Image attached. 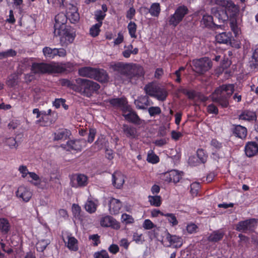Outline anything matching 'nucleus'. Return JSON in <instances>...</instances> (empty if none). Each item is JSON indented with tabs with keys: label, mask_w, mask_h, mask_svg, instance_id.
I'll list each match as a JSON object with an SVG mask.
<instances>
[{
	"label": "nucleus",
	"mask_w": 258,
	"mask_h": 258,
	"mask_svg": "<svg viewBox=\"0 0 258 258\" xmlns=\"http://www.w3.org/2000/svg\"><path fill=\"white\" fill-rule=\"evenodd\" d=\"M111 68L118 74V77L124 84H136L139 78L144 76L143 67L139 64L119 62L111 65Z\"/></svg>",
	"instance_id": "nucleus-1"
},
{
	"label": "nucleus",
	"mask_w": 258,
	"mask_h": 258,
	"mask_svg": "<svg viewBox=\"0 0 258 258\" xmlns=\"http://www.w3.org/2000/svg\"><path fill=\"white\" fill-rule=\"evenodd\" d=\"M215 4L224 8V10H218L213 8L212 10L214 17L217 19L219 22L223 23L227 20L229 17L233 16L237 12V8L231 1L212 0Z\"/></svg>",
	"instance_id": "nucleus-2"
},
{
	"label": "nucleus",
	"mask_w": 258,
	"mask_h": 258,
	"mask_svg": "<svg viewBox=\"0 0 258 258\" xmlns=\"http://www.w3.org/2000/svg\"><path fill=\"white\" fill-rule=\"evenodd\" d=\"M234 90L233 84H224L217 88L211 95L212 100L218 103L222 107H227L229 105V99Z\"/></svg>",
	"instance_id": "nucleus-3"
},
{
	"label": "nucleus",
	"mask_w": 258,
	"mask_h": 258,
	"mask_svg": "<svg viewBox=\"0 0 258 258\" xmlns=\"http://www.w3.org/2000/svg\"><path fill=\"white\" fill-rule=\"evenodd\" d=\"M188 9L185 6H179L175 11L174 14L171 15L169 18V24L173 27H176L184 17L188 13Z\"/></svg>",
	"instance_id": "nucleus-4"
},
{
	"label": "nucleus",
	"mask_w": 258,
	"mask_h": 258,
	"mask_svg": "<svg viewBox=\"0 0 258 258\" xmlns=\"http://www.w3.org/2000/svg\"><path fill=\"white\" fill-rule=\"evenodd\" d=\"M258 223V219L250 218L238 222L236 225V230L243 233H250L254 231Z\"/></svg>",
	"instance_id": "nucleus-5"
},
{
	"label": "nucleus",
	"mask_w": 258,
	"mask_h": 258,
	"mask_svg": "<svg viewBox=\"0 0 258 258\" xmlns=\"http://www.w3.org/2000/svg\"><path fill=\"white\" fill-rule=\"evenodd\" d=\"M31 70L34 74L53 73L58 71L56 66L45 63H33Z\"/></svg>",
	"instance_id": "nucleus-6"
},
{
	"label": "nucleus",
	"mask_w": 258,
	"mask_h": 258,
	"mask_svg": "<svg viewBox=\"0 0 258 258\" xmlns=\"http://www.w3.org/2000/svg\"><path fill=\"white\" fill-rule=\"evenodd\" d=\"M193 70L198 74H203L212 67V62L208 57H203L192 61Z\"/></svg>",
	"instance_id": "nucleus-7"
},
{
	"label": "nucleus",
	"mask_w": 258,
	"mask_h": 258,
	"mask_svg": "<svg viewBox=\"0 0 258 258\" xmlns=\"http://www.w3.org/2000/svg\"><path fill=\"white\" fill-rule=\"evenodd\" d=\"M122 112V115L126 120L136 124H140L141 119L130 105Z\"/></svg>",
	"instance_id": "nucleus-8"
},
{
	"label": "nucleus",
	"mask_w": 258,
	"mask_h": 258,
	"mask_svg": "<svg viewBox=\"0 0 258 258\" xmlns=\"http://www.w3.org/2000/svg\"><path fill=\"white\" fill-rule=\"evenodd\" d=\"M88 184V177L84 174H78L73 176L71 180V185L74 187L85 186Z\"/></svg>",
	"instance_id": "nucleus-9"
},
{
	"label": "nucleus",
	"mask_w": 258,
	"mask_h": 258,
	"mask_svg": "<svg viewBox=\"0 0 258 258\" xmlns=\"http://www.w3.org/2000/svg\"><path fill=\"white\" fill-rule=\"evenodd\" d=\"M54 34L56 36H61L64 37L69 43H72L73 41L75 36L73 30L67 26L65 27L64 29L56 30L55 32H54Z\"/></svg>",
	"instance_id": "nucleus-10"
},
{
	"label": "nucleus",
	"mask_w": 258,
	"mask_h": 258,
	"mask_svg": "<svg viewBox=\"0 0 258 258\" xmlns=\"http://www.w3.org/2000/svg\"><path fill=\"white\" fill-rule=\"evenodd\" d=\"M68 17L63 13H60L57 14L55 17V24L54 25V32L56 30L64 29L67 26L66 23L67 22Z\"/></svg>",
	"instance_id": "nucleus-11"
},
{
	"label": "nucleus",
	"mask_w": 258,
	"mask_h": 258,
	"mask_svg": "<svg viewBox=\"0 0 258 258\" xmlns=\"http://www.w3.org/2000/svg\"><path fill=\"white\" fill-rule=\"evenodd\" d=\"M182 175V172H180L177 170H173L164 174V179L169 182L177 183L179 181Z\"/></svg>",
	"instance_id": "nucleus-12"
},
{
	"label": "nucleus",
	"mask_w": 258,
	"mask_h": 258,
	"mask_svg": "<svg viewBox=\"0 0 258 258\" xmlns=\"http://www.w3.org/2000/svg\"><path fill=\"white\" fill-rule=\"evenodd\" d=\"M88 79L77 78L75 79V85L74 91L85 96Z\"/></svg>",
	"instance_id": "nucleus-13"
},
{
	"label": "nucleus",
	"mask_w": 258,
	"mask_h": 258,
	"mask_svg": "<svg viewBox=\"0 0 258 258\" xmlns=\"http://www.w3.org/2000/svg\"><path fill=\"white\" fill-rule=\"evenodd\" d=\"M121 128L122 133L127 138L135 139L138 137L137 128L133 125L123 124Z\"/></svg>",
	"instance_id": "nucleus-14"
},
{
	"label": "nucleus",
	"mask_w": 258,
	"mask_h": 258,
	"mask_svg": "<svg viewBox=\"0 0 258 258\" xmlns=\"http://www.w3.org/2000/svg\"><path fill=\"white\" fill-rule=\"evenodd\" d=\"M100 224L103 227H111L118 229L120 228L119 224L112 217L106 216L101 219Z\"/></svg>",
	"instance_id": "nucleus-15"
},
{
	"label": "nucleus",
	"mask_w": 258,
	"mask_h": 258,
	"mask_svg": "<svg viewBox=\"0 0 258 258\" xmlns=\"http://www.w3.org/2000/svg\"><path fill=\"white\" fill-rule=\"evenodd\" d=\"M100 87V85L97 83L88 80L85 97H91L94 93L98 91Z\"/></svg>",
	"instance_id": "nucleus-16"
},
{
	"label": "nucleus",
	"mask_w": 258,
	"mask_h": 258,
	"mask_svg": "<svg viewBox=\"0 0 258 258\" xmlns=\"http://www.w3.org/2000/svg\"><path fill=\"white\" fill-rule=\"evenodd\" d=\"M122 207L121 202L118 199L111 198L109 201V211L111 214L116 215Z\"/></svg>",
	"instance_id": "nucleus-17"
},
{
	"label": "nucleus",
	"mask_w": 258,
	"mask_h": 258,
	"mask_svg": "<svg viewBox=\"0 0 258 258\" xmlns=\"http://www.w3.org/2000/svg\"><path fill=\"white\" fill-rule=\"evenodd\" d=\"M109 102L114 107L120 108L122 112L129 106L126 98L124 97L112 98L109 99Z\"/></svg>",
	"instance_id": "nucleus-18"
},
{
	"label": "nucleus",
	"mask_w": 258,
	"mask_h": 258,
	"mask_svg": "<svg viewBox=\"0 0 258 258\" xmlns=\"http://www.w3.org/2000/svg\"><path fill=\"white\" fill-rule=\"evenodd\" d=\"M67 16L72 23L75 24L80 20V15L76 6L70 5L67 13Z\"/></svg>",
	"instance_id": "nucleus-19"
},
{
	"label": "nucleus",
	"mask_w": 258,
	"mask_h": 258,
	"mask_svg": "<svg viewBox=\"0 0 258 258\" xmlns=\"http://www.w3.org/2000/svg\"><path fill=\"white\" fill-rule=\"evenodd\" d=\"M16 195L18 197L22 198L23 201L27 202L32 197L31 191L24 186H20L18 187L16 192Z\"/></svg>",
	"instance_id": "nucleus-20"
},
{
	"label": "nucleus",
	"mask_w": 258,
	"mask_h": 258,
	"mask_svg": "<svg viewBox=\"0 0 258 258\" xmlns=\"http://www.w3.org/2000/svg\"><path fill=\"white\" fill-rule=\"evenodd\" d=\"M135 104L138 109H146V107L153 104V102H150L149 98L147 95L141 96L135 100Z\"/></svg>",
	"instance_id": "nucleus-21"
},
{
	"label": "nucleus",
	"mask_w": 258,
	"mask_h": 258,
	"mask_svg": "<svg viewBox=\"0 0 258 258\" xmlns=\"http://www.w3.org/2000/svg\"><path fill=\"white\" fill-rule=\"evenodd\" d=\"M60 147L68 151H78L81 149L80 142L77 140H69L65 144H61Z\"/></svg>",
	"instance_id": "nucleus-22"
},
{
	"label": "nucleus",
	"mask_w": 258,
	"mask_h": 258,
	"mask_svg": "<svg viewBox=\"0 0 258 258\" xmlns=\"http://www.w3.org/2000/svg\"><path fill=\"white\" fill-rule=\"evenodd\" d=\"M71 134L70 131L64 128L59 129L53 134V140H66L69 138Z\"/></svg>",
	"instance_id": "nucleus-23"
},
{
	"label": "nucleus",
	"mask_w": 258,
	"mask_h": 258,
	"mask_svg": "<svg viewBox=\"0 0 258 258\" xmlns=\"http://www.w3.org/2000/svg\"><path fill=\"white\" fill-rule=\"evenodd\" d=\"M96 69L91 67H84L79 70L78 73L80 76L93 79L95 76Z\"/></svg>",
	"instance_id": "nucleus-24"
},
{
	"label": "nucleus",
	"mask_w": 258,
	"mask_h": 258,
	"mask_svg": "<svg viewBox=\"0 0 258 258\" xmlns=\"http://www.w3.org/2000/svg\"><path fill=\"white\" fill-rule=\"evenodd\" d=\"M258 152V145L255 142H249L245 147V152L247 156L250 157Z\"/></svg>",
	"instance_id": "nucleus-25"
},
{
	"label": "nucleus",
	"mask_w": 258,
	"mask_h": 258,
	"mask_svg": "<svg viewBox=\"0 0 258 258\" xmlns=\"http://www.w3.org/2000/svg\"><path fill=\"white\" fill-rule=\"evenodd\" d=\"M166 239L169 242L170 245L173 244L175 247H180L182 245L181 237L175 235H171L168 232L166 234Z\"/></svg>",
	"instance_id": "nucleus-26"
},
{
	"label": "nucleus",
	"mask_w": 258,
	"mask_h": 258,
	"mask_svg": "<svg viewBox=\"0 0 258 258\" xmlns=\"http://www.w3.org/2000/svg\"><path fill=\"white\" fill-rule=\"evenodd\" d=\"M124 182V176L120 172H115L112 174V183L114 186L120 188Z\"/></svg>",
	"instance_id": "nucleus-27"
},
{
	"label": "nucleus",
	"mask_w": 258,
	"mask_h": 258,
	"mask_svg": "<svg viewBox=\"0 0 258 258\" xmlns=\"http://www.w3.org/2000/svg\"><path fill=\"white\" fill-rule=\"evenodd\" d=\"M146 13H149L150 15L155 17H158L160 14L161 9L159 3H155L151 5L150 9L143 8Z\"/></svg>",
	"instance_id": "nucleus-28"
},
{
	"label": "nucleus",
	"mask_w": 258,
	"mask_h": 258,
	"mask_svg": "<svg viewBox=\"0 0 258 258\" xmlns=\"http://www.w3.org/2000/svg\"><path fill=\"white\" fill-rule=\"evenodd\" d=\"M95 76L93 79L102 83L107 82L109 79L107 72L103 69H96Z\"/></svg>",
	"instance_id": "nucleus-29"
},
{
	"label": "nucleus",
	"mask_w": 258,
	"mask_h": 258,
	"mask_svg": "<svg viewBox=\"0 0 258 258\" xmlns=\"http://www.w3.org/2000/svg\"><path fill=\"white\" fill-rule=\"evenodd\" d=\"M249 67L253 71L258 70V48H256L252 53L249 61Z\"/></svg>",
	"instance_id": "nucleus-30"
},
{
	"label": "nucleus",
	"mask_w": 258,
	"mask_h": 258,
	"mask_svg": "<svg viewBox=\"0 0 258 258\" xmlns=\"http://www.w3.org/2000/svg\"><path fill=\"white\" fill-rule=\"evenodd\" d=\"M224 235V232L221 230L214 231L209 236L208 240L214 242H218L223 238Z\"/></svg>",
	"instance_id": "nucleus-31"
},
{
	"label": "nucleus",
	"mask_w": 258,
	"mask_h": 258,
	"mask_svg": "<svg viewBox=\"0 0 258 258\" xmlns=\"http://www.w3.org/2000/svg\"><path fill=\"white\" fill-rule=\"evenodd\" d=\"M159 87V86L154 83H150L145 86L144 90L147 95L152 97H154Z\"/></svg>",
	"instance_id": "nucleus-32"
},
{
	"label": "nucleus",
	"mask_w": 258,
	"mask_h": 258,
	"mask_svg": "<svg viewBox=\"0 0 258 258\" xmlns=\"http://www.w3.org/2000/svg\"><path fill=\"white\" fill-rule=\"evenodd\" d=\"M234 133L238 138L244 139L247 135V130L245 127L238 125L235 126Z\"/></svg>",
	"instance_id": "nucleus-33"
},
{
	"label": "nucleus",
	"mask_w": 258,
	"mask_h": 258,
	"mask_svg": "<svg viewBox=\"0 0 258 258\" xmlns=\"http://www.w3.org/2000/svg\"><path fill=\"white\" fill-rule=\"evenodd\" d=\"M67 239L68 242H66V244H67V247L71 250L77 251L78 249L77 240L75 237L70 235L67 236Z\"/></svg>",
	"instance_id": "nucleus-34"
},
{
	"label": "nucleus",
	"mask_w": 258,
	"mask_h": 258,
	"mask_svg": "<svg viewBox=\"0 0 258 258\" xmlns=\"http://www.w3.org/2000/svg\"><path fill=\"white\" fill-rule=\"evenodd\" d=\"M216 40L219 43L228 44L230 42V37L228 34L223 32L216 35Z\"/></svg>",
	"instance_id": "nucleus-35"
},
{
	"label": "nucleus",
	"mask_w": 258,
	"mask_h": 258,
	"mask_svg": "<svg viewBox=\"0 0 258 258\" xmlns=\"http://www.w3.org/2000/svg\"><path fill=\"white\" fill-rule=\"evenodd\" d=\"M201 23L204 25L205 27H211L212 25H214L218 26L214 23V18L212 16L209 15H204L201 21Z\"/></svg>",
	"instance_id": "nucleus-36"
},
{
	"label": "nucleus",
	"mask_w": 258,
	"mask_h": 258,
	"mask_svg": "<svg viewBox=\"0 0 258 258\" xmlns=\"http://www.w3.org/2000/svg\"><path fill=\"white\" fill-rule=\"evenodd\" d=\"M10 229V225L8 220L5 218L0 219V231L3 234H7Z\"/></svg>",
	"instance_id": "nucleus-37"
},
{
	"label": "nucleus",
	"mask_w": 258,
	"mask_h": 258,
	"mask_svg": "<svg viewBox=\"0 0 258 258\" xmlns=\"http://www.w3.org/2000/svg\"><path fill=\"white\" fill-rule=\"evenodd\" d=\"M255 118V113L249 111H245L239 115V119L244 120H252Z\"/></svg>",
	"instance_id": "nucleus-38"
},
{
	"label": "nucleus",
	"mask_w": 258,
	"mask_h": 258,
	"mask_svg": "<svg viewBox=\"0 0 258 258\" xmlns=\"http://www.w3.org/2000/svg\"><path fill=\"white\" fill-rule=\"evenodd\" d=\"M50 242L49 239H42L38 241L36 245L37 250L41 252L43 251Z\"/></svg>",
	"instance_id": "nucleus-39"
},
{
	"label": "nucleus",
	"mask_w": 258,
	"mask_h": 258,
	"mask_svg": "<svg viewBox=\"0 0 258 258\" xmlns=\"http://www.w3.org/2000/svg\"><path fill=\"white\" fill-rule=\"evenodd\" d=\"M148 199L150 204L152 206L159 207L161 204V198L159 196H149Z\"/></svg>",
	"instance_id": "nucleus-40"
},
{
	"label": "nucleus",
	"mask_w": 258,
	"mask_h": 258,
	"mask_svg": "<svg viewBox=\"0 0 258 258\" xmlns=\"http://www.w3.org/2000/svg\"><path fill=\"white\" fill-rule=\"evenodd\" d=\"M55 48L52 49L49 47H45L43 49V53L46 57L54 58L56 56Z\"/></svg>",
	"instance_id": "nucleus-41"
},
{
	"label": "nucleus",
	"mask_w": 258,
	"mask_h": 258,
	"mask_svg": "<svg viewBox=\"0 0 258 258\" xmlns=\"http://www.w3.org/2000/svg\"><path fill=\"white\" fill-rule=\"evenodd\" d=\"M166 97L167 92L165 90L159 87L154 97L159 100L164 101Z\"/></svg>",
	"instance_id": "nucleus-42"
},
{
	"label": "nucleus",
	"mask_w": 258,
	"mask_h": 258,
	"mask_svg": "<svg viewBox=\"0 0 258 258\" xmlns=\"http://www.w3.org/2000/svg\"><path fill=\"white\" fill-rule=\"evenodd\" d=\"M102 24V22H98L90 28V34L92 36L96 37L99 34L100 32V27L101 26Z\"/></svg>",
	"instance_id": "nucleus-43"
},
{
	"label": "nucleus",
	"mask_w": 258,
	"mask_h": 258,
	"mask_svg": "<svg viewBox=\"0 0 258 258\" xmlns=\"http://www.w3.org/2000/svg\"><path fill=\"white\" fill-rule=\"evenodd\" d=\"M59 83L62 86H66L74 91L75 85V80L73 81L67 79H62L59 80Z\"/></svg>",
	"instance_id": "nucleus-44"
},
{
	"label": "nucleus",
	"mask_w": 258,
	"mask_h": 258,
	"mask_svg": "<svg viewBox=\"0 0 258 258\" xmlns=\"http://www.w3.org/2000/svg\"><path fill=\"white\" fill-rule=\"evenodd\" d=\"M127 29L131 37L136 38L137 25L136 23L133 22H130L128 24Z\"/></svg>",
	"instance_id": "nucleus-45"
},
{
	"label": "nucleus",
	"mask_w": 258,
	"mask_h": 258,
	"mask_svg": "<svg viewBox=\"0 0 258 258\" xmlns=\"http://www.w3.org/2000/svg\"><path fill=\"white\" fill-rule=\"evenodd\" d=\"M147 160L148 162L155 164L159 162V158L153 152V151H150V152L148 153Z\"/></svg>",
	"instance_id": "nucleus-46"
},
{
	"label": "nucleus",
	"mask_w": 258,
	"mask_h": 258,
	"mask_svg": "<svg viewBox=\"0 0 258 258\" xmlns=\"http://www.w3.org/2000/svg\"><path fill=\"white\" fill-rule=\"evenodd\" d=\"M18 77L16 75L13 74L10 76L7 81V84L8 86L13 87L17 85Z\"/></svg>",
	"instance_id": "nucleus-47"
},
{
	"label": "nucleus",
	"mask_w": 258,
	"mask_h": 258,
	"mask_svg": "<svg viewBox=\"0 0 258 258\" xmlns=\"http://www.w3.org/2000/svg\"><path fill=\"white\" fill-rule=\"evenodd\" d=\"M197 155L201 163H205L207 161V155L203 149H198L197 151Z\"/></svg>",
	"instance_id": "nucleus-48"
},
{
	"label": "nucleus",
	"mask_w": 258,
	"mask_h": 258,
	"mask_svg": "<svg viewBox=\"0 0 258 258\" xmlns=\"http://www.w3.org/2000/svg\"><path fill=\"white\" fill-rule=\"evenodd\" d=\"M85 208L87 212L92 213L96 211V206L92 201H88L85 205Z\"/></svg>",
	"instance_id": "nucleus-49"
},
{
	"label": "nucleus",
	"mask_w": 258,
	"mask_h": 258,
	"mask_svg": "<svg viewBox=\"0 0 258 258\" xmlns=\"http://www.w3.org/2000/svg\"><path fill=\"white\" fill-rule=\"evenodd\" d=\"M164 216L167 218V220L172 226H175L178 224V221L174 214L167 213L164 215Z\"/></svg>",
	"instance_id": "nucleus-50"
},
{
	"label": "nucleus",
	"mask_w": 258,
	"mask_h": 258,
	"mask_svg": "<svg viewBox=\"0 0 258 258\" xmlns=\"http://www.w3.org/2000/svg\"><path fill=\"white\" fill-rule=\"evenodd\" d=\"M148 112L151 116L159 115L161 113V108L158 106H152L148 108Z\"/></svg>",
	"instance_id": "nucleus-51"
},
{
	"label": "nucleus",
	"mask_w": 258,
	"mask_h": 258,
	"mask_svg": "<svg viewBox=\"0 0 258 258\" xmlns=\"http://www.w3.org/2000/svg\"><path fill=\"white\" fill-rule=\"evenodd\" d=\"M94 258H110L107 252L105 250H102L94 253Z\"/></svg>",
	"instance_id": "nucleus-52"
},
{
	"label": "nucleus",
	"mask_w": 258,
	"mask_h": 258,
	"mask_svg": "<svg viewBox=\"0 0 258 258\" xmlns=\"http://www.w3.org/2000/svg\"><path fill=\"white\" fill-rule=\"evenodd\" d=\"M7 144L11 149H17L18 144L16 141L15 139L13 137L8 138L6 141Z\"/></svg>",
	"instance_id": "nucleus-53"
},
{
	"label": "nucleus",
	"mask_w": 258,
	"mask_h": 258,
	"mask_svg": "<svg viewBox=\"0 0 258 258\" xmlns=\"http://www.w3.org/2000/svg\"><path fill=\"white\" fill-rule=\"evenodd\" d=\"M121 220L126 224L133 223L134 222V219L132 216L126 214H123L122 215Z\"/></svg>",
	"instance_id": "nucleus-54"
},
{
	"label": "nucleus",
	"mask_w": 258,
	"mask_h": 258,
	"mask_svg": "<svg viewBox=\"0 0 258 258\" xmlns=\"http://www.w3.org/2000/svg\"><path fill=\"white\" fill-rule=\"evenodd\" d=\"M200 188V184L199 183L195 182L190 185V192L192 195L197 196L198 190Z\"/></svg>",
	"instance_id": "nucleus-55"
},
{
	"label": "nucleus",
	"mask_w": 258,
	"mask_h": 258,
	"mask_svg": "<svg viewBox=\"0 0 258 258\" xmlns=\"http://www.w3.org/2000/svg\"><path fill=\"white\" fill-rule=\"evenodd\" d=\"M154 227H155V225L151 220L149 219H146L145 220L143 224V227L145 229H151Z\"/></svg>",
	"instance_id": "nucleus-56"
},
{
	"label": "nucleus",
	"mask_w": 258,
	"mask_h": 258,
	"mask_svg": "<svg viewBox=\"0 0 258 258\" xmlns=\"http://www.w3.org/2000/svg\"><path fill=\"white\" fill-rule=\"evenodd\" d=\"M96 134V131L94 128H90L89 134L88 135V142L92 143L94 140L95 135Z\"/></svg>",
	"instance_id": "nucleus-57"
},
{
	"label": "nucleus",
	"mask_w": 258,
	"mask_h": 258,
	"mask_svg": "<svg viewBox=\"0 0 258 258\" xmlns=\"http://www.w3.org/2000/svg\"><path fill=\"white\" fill-rule=\"evenodd\" d=\"M208 111L210 113L217 114L218 113V108L214 104H211L207 107Z\"/></svg>",
	"instance_id": "nucleus-58"
},
{
	"label": "nucleus",
	"mask_w": 258,
	"mask_h": 258,
	"mask_svg": "<svg viewBox=\"0 0 258 258\" xmlns=\"http://www.w3.org/2000/svg\"><path fill=\"white\" fill-rule=\"evenodd\" d=\"M20 124V121L18 120H13L8 125L9 129L14 130Z\"/></svg>",
	"instance_id": "nucleus-59"
},
{
	"label": "nucleus",
	"mask_w": 258,
	"mask_h": 258,
	"mask_svg": "<svg viewBox=\"0 0 258 258\" xmlns=\"http://www.w3.org/2000/svg\"><path fill=\"white\" fill-rule=\"evenodd\" d=\"M136 13V10L133 7L130 8V9L127 11L126 17L127 19L131 20L133 19Z\"/></svg>",
	"instance_id": "nucleus-60"
},
{
	"label": "nucleus",
	"mask_w": 258,
	"mask_h": 258,
	"mask_svg": "<svg viewBox=\"0 0 258 258\" xmlns=\"http://www.w3.org/2000/svg\"><path fill=\"white\" fill-rule=\"evenodd\" d=\"M55 52L56 56L58 55L60 57H64L67 54L66 50L63 48H55Z\"/></svg>",
	"instance_id": "nucleus-61"
},
{
	"label": "nucleus",
	"mask_w": 258,
	"mask_h": 258,
	"mask_svg": "<svg viewBox=\"0 0 258 258\" xmlns=\"http://www.w3.org/2000/svg\"><path fill=\"white\" fill-rule=\"evenodd\" d=\"M19 171L22 174V177H25L28 174V171L26 166L21 165L19 168Z\"/></svg>",
	"instance_id": "nucleus-62"
},
{
	"label": "nucleus",
	"mask_w": 258,
	"mask_h": 258,
	"mask_svg": "<svg viewBox=\"0 0 258 258\" xmlns=\"http://www.w3.org/2000/svg\"><path fill=\"white\" fill-rule=\"evenodd\" d=\"M66 100L62 98L55 99V101L53 102V104L56 108H58L60 105H62V104H64Z\"/></svg>",
	"instance_id": "nucleus-63"
},
{
	"label": "nucleus",
	"mask_w": 258,
	"mask_h": 258,
	"mask_svg": "<svg viewBox=\"0 0 258 258\" xmlns=\"http://www.w3.org/2000/svg\"><path fill=\"white\" fill-rule=\"evenodd\" d=\"M108 250L113 254H115L119 251V247L116 244H112L108 248Z\"/></svg>",
	"instance_id": "nucleus-64"
}]
</instances>
